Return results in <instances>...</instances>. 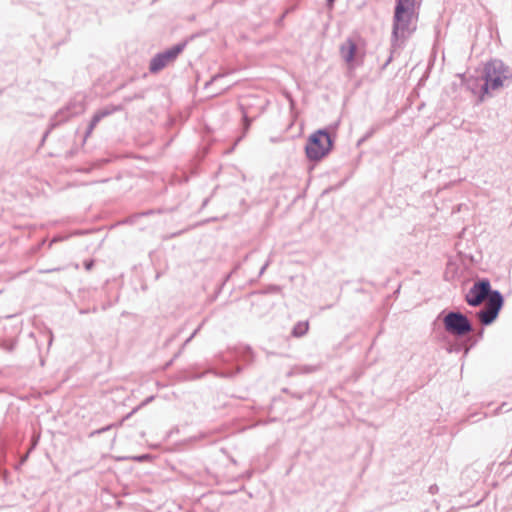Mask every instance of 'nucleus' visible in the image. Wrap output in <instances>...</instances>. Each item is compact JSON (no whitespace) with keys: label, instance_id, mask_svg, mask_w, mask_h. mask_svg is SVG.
<instances>
[{"label":"nucleus","instance_id":"nucleus-11","mask_svg":"<svg viewBox=\"0 0 512 512\" xmlns=\"http://www.w3.org/2000/svg\"><path fill=\"white\" fill-rule=\"evenodd\" d=\"M91 266H92V263H87V264H86V268H87V269H90V268H91Z\"/></svg>","mask_w":512,"mask_h":512},{"label":"nucleus","instance_id":"nucleus-9","mask_svg":"<svg viewBox=\"0 0 512 512\" xmlns=\"http://www.w3.org/2000/svg\"><path fill=\"white\" fill-rule=\"evenodd\" d=\"M309 330V323L307 321L298 322L293 328V335L295 337H301L305 335Z\"/></svg>","mask_w":512,"mask_h":512},{"label":"nucleus","instance_id":"nucleus-8","mask_svg":"<svg viewBox=\"0 0 512 512\" xmlns=\"http://www.w3.org/2000/svg\"><path fill=\"white\" fill-rule=\"evenodd\" d=\"M356 44L353 40L348 39L342 46H341V55L345 59L346 62L351 63L356 54Z\"/></svg>","mask_w":512,"mask_h":512},{"label":"nucleus","instance_id":"nucleus-3","mask_svg":"<svg viewBox=\"0 0 512 512\" xmlns=\"http://www.w3.org/2000/svg\"><path fill=\"white\" fill-rule=\"evenodd\" d=\"M486 82L483 87L484 93H488V89H498L508 79V70L501 63H489L485 67Z\"/></svg>","mask_w":512,"mask_h":512},{"label":"nucleus","instance_id":"nucleus-7","mask_svg":"<svg viewBox=\"0 0 512 512\" xmlns=\"http://www.w3.org/2000/svg\"><path fill=\"white\" fill-rule=\"evenodd\" d=\"M490 283L483 280L475 283L466 295V301L471 306L480 305L490 295Z\"/></svg>","mask_w":512,"mask_h":512},{"label":"nucleus","instance_id":"nucleus-1","mask_svg":"<svg viewBox=\"0 0 512 512\" xmlns=\"http://www.w3.org/2000/svg\"><path fill=\"white\" fill-rule=\"evenodd\" d=\"M393 34L397 39H406L416 30V0H396Z\"/></svg>","mask_w":512,"mask_h":512},{"label":"nucleus","instance_id":"nucleus-2","mask_svg":"<svg viewBox=\"0 0 512 512\" xmlns=\"http://www.w3.org/2000/svg\"><path fill=\"white\" fill-rule=\"evenodd\" d=\"M333 147V141L326 130H317L312 133L305 146V154L311 161H320L326 157Z\"/></svg>","mask_w":512,"mask_h":512},{"label":"nucleus","instance_id":"nucleus-10","mask_svg":"<svg viewBox=\"0 0 512 512\" xmlns=\"http://www.w3.org/2000/svg\"><path fill=\"white\" fill-rule=\"evenodd\" d=\"M108 114H109V112H108V111H99V112H97V113L93 116V118H92V120H91V123H90V126H89V132H91V131L95 128V126L97 125V123H98V122H99V121H100L104 116H106V115H108Z\"/></svg>","mask_w":512,"mask_h":512},{"label":"nucleus","instance_id":"nucleus-5","mask_svg":"<svg viewBox=\"0 0 512 512\" xmlns=\"http://www.w3.org/2000/svg\"><path fill=\"white\" fill-rule=\"evenodd\" d=\"M445 329L455 335H465L472 328L466 316L457 312H450L444 318Z\"/></svg>","mask_w":512,"mask_h":512},{"label":"nucleus","instance_id":"nucleus-6","mask_svg":"<svg viewBox=\"0 0 512 512\" xmlns=\"http://www.w3.org/2000/svg\"><path fill=\"white\" fill-rule=\"evenodd\" d=\"M183 49L184 44H178L165 52L157 54L150 62V71L156 73L173 63Z\"/></svg>","mask_w":512,"mask_h":512},{"label":"nucleus","instance_id":"nucleus-12","mask_svg":"<svg viewBox=\"0 0 512 512\" xmlns=\"http://www.w3.org/2000/svg\"><path fill=\"white\" fill-rule=\"evenodd\" d=\"M330 4H332L334 2V0H328Z\"/></svg>","mask_w":512,"mask_h":512},{"label":"nucleus","instance_id":"nucleus-4","mask_svg":"<svg viewBox=\"0 0 512 512\" xmlns=\"http://www.w3.org/2000/svg\"><path fill=\"white\" fill-rule=\"evenodd\" d=\"M503 298L498 291L490 293L485 308L478 313L479 320L482 324L488 325L492 323L502 307Z\"/></svg>","mask_w":512,"mask_h":512}]
</instances>
